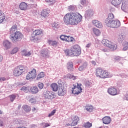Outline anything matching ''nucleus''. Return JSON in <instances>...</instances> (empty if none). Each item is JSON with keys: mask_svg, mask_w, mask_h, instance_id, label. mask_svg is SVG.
<instances>
[{"mask_svg": "<svg viewBox=\"0 0 128 128\" xmlns=\"http://www.w3.org/2000/svg\"><path fill=\"white\" fill-rule=\"evenodd\" d=\"M64 20L66 24L78 26L82 20V16L78 12H70L64 16Z\"/></svg>", "mask_w": 128, "mask_h": 128, "instance_id": "f257e3e1", "label": "nucleus"}, {"mask_svg": "<svg viewBox=\"0 0 128 128\" xmlns=\"http://www.w3.org/2000/svg\"><path fill=\"white\" fill-rule=\"evenodd\" d=\"M65 54L69 56H78L82 54L80 46L78 44L73 46L70 50H64Z\"/></svg>", "mask_w": 128, "mask_h": 128, "instance_id": "f03ea898", "label": "nucleus"}, {"mask_svg": "<svg viewBox=\"0 0 128 128\" xmlns=\"http://www.w3.org/2000/svg\"><path fill=\"white\" fill-rule=\"evenodd\" d=\"M102 44L104 46H107V48H109L112 50H116V48H118V46L116 44L106 39H104L102 41Z\"/></svg>", "mask_w": 128, "mask_h": 128, "instance_id": "7ed1b4c3", "label": "nucleus"}, {"mask_svg": "<svg viewBox=\"0 0 128 128\" xmlns=\"http://www.w3.org/2000/svg\"><path fill=\"white\" fill-rule=\"evenodd\" d=\"M24 72V67L22 65L16 66L13 70V75L14 76H20Z\"/></svg>", "mask_w": 128, "mask_h": 128, "instance_id": "20e7f679", "label": "nucleus"}, {"mask_svg": "<svg viewBox=\"0 0 128 128\" xmlns=\"http://www.w3.org/2000/svg\"><path fill=\"white\" fill-rule=\"evenodd\" d=\"M22 38H24V36L20 32H17L14 34H12L10 36V39L13 42H18V40H20Z\"/></svg>", "mask_w": 128, "mask_h": 128, "instance_id": "39448f33", "label": "nucleus"}, {"mask_svg": "<svg viewBox=\"0 0 128 128\" xmlns=\"http://www.w3.org/2000/svg\"><path fill=\"white\" fill-rule=\"evenodd\" d=\"M74 88H72V94H80L82 90V84H77V86L73 84Z\"/></svg>", "mask_w": 128, "mask_h": 128, "instance_id": "423d86ee", "label": "nucleus"}, {"mask_svg": "<svg viewBox=\"0 0 128 128\" xmlns=\"http://www.w3.org/2000/svg\"><path fill=\"white\" fill-rule=\"evenodd\" d=\"M43 96L46 100H54V98H56V95H54V93L52 91L46 90L44 92Z\"/></svg>", "mask_w": 128, "mask_h": 128, "instance_id": "0eeeda50", "label": "nucleus"}, {"mask_svg": "<svg viewBox=\"0 0 128 128\" xmlns=\"http://www.w3.org/2000/svg\"><path fill=\"white\" fill-rule=\"evenodd\" d=\"M106 26H108V28H120V22L118 20H114Z\"/></svg>", "mask_w": 128, "mask_h": 128, "instance_id": "6e6552de", "label": "nucleus"}, {"mask_svg": "<svg viewBox=\"0 0 128 128\" xmlns=\"http://www.w3.org/2000/svg\"><path fill=\"white\" fill-rule=\"evenodd\" d=\"M36 77V69H33L30 72L28 73L26 76V79L28 80H34Z\"/></svg>", "mask_w": 128, "mask_h": 128, "instance_id": "1a4fd4ad", "label": "nucleus"}, {"mask_svg": "<svg viewBox=\"0 0 128 128\" xmlns=\"http://www.w3.org/2000/svg\"><path fill=\"white\" fill-rule=\"evenodd\" d=\"M108 92L110 96H118L120 94V92L118 90V89L114 87H111L108 90Z\"/></svg>", "mask_w": 128, "mask_h": 128, "instance_id": "9d476101", "label": "nucleus"}, {"mask_svg": "<svg viewBox=\"0 0 128 128\" xmlns=\"http://www.w3.org/2000/svg\"><path fill=\"white\" fill-rule=\"evenodd\" d=\"M114 20V16L112 13H110L108 14V17L106 18L104 21V24L106 26L112 22H113Z\"/></svg>", "mask_w": 128, "mask_h": 128, "instance_id": "9b49d317", "label": "nucleus"}, {"mask_svg": "<svg viewBox=\"0 0 128 128\" xmlns=\"http://www.w3.org/2000/svg\"><path fill=\"white\" fill-rule=\"evenodd\" d=\"M71 120H72L71 126H74L78 124V120H80V118L76 116H72Z\"/></svg>", "mask_w": 128, "mask_h": 128, "instance_id": "f8f14e48", "label": "nucleus"}, {"mask_svg": "<svg viewBox=\"0 0 128 128\" xmlns=\"http://www.w3.org/2000/svg\"><path fill=\"white\" fill-rule=\"evenodd\" d=\"M121 10L124 12H128V2L126 0H123L121 6Z\"/></svg>", "mask_w": 128, "mask_h": 128, "instance_id": "ddd939ff", "label": "nucleus"}, {"mask_svg": "<svg viewBox=\"0 0 128 128\" xmlns=\"http://www.w3.org/2000/svg\"><path fill=\"white\" fill-rule=\"evenodd\" d=\"M66 94V90L64 88V87L62 86H59L58 95L60 96H64Z\"/></svg>", "mask_w": 128, "mask_h": 128, "instance_id": "4468645a", "label": "nucleus"}, {"mask_svg": "<svg viewBox=\"0 0 128 128\" xmlns=\"http://www.w3.org/2000/svg\"><path fill=\"white\" fill-rule=\"evenodd\" d=\"M112 74H110V73L108 72L107 70H103L101 78H112Z\"/></svg>", "mask_w": 128, "mask_h": 128, "instance_id": "2eb2a0df", "label": "nucleus"}, {"mask_svg": "<svg viewBox=\"0 0 128 128\" xmlns=\"http://www.w3.org/2000/svg\"><path fill=\"white\" fill-rule=\"evenodd\" d=\"M50 52L48 50V49H44L41 51L40 54L42 58H49L50 56Z\"/></svg>", "mask_w": 128, "mask_h": 128, "instance_id": "dca6fc26", "label": "nucleus"}, {"mask_svg": "<svg viewBox=\"0 0 128 128\" xmlns=\"http://www.w3.org/2000/svg\"><path fill=\"white\" fill-rule=\"evenodd\" d=\"M92 24L94 26L98 28H102V24L98 20H92Z\"/></svg>", "mask_w": 128, "mask_h": 128, "instance_id": "f3484780", "label": "nucleus"}, {"mask_svg": "<svg viewBox=\"0 0 128 128\" xmlns=\"http://www.w3.org/2000/svg\"><path fill=\"white\" fill-rule=\"evenodd\" d=\"M94 12L93 10L88 9L85 12V16L86 18H92L94 16Z\"/></svg>", "mask_w": 128, "mask_h": 128, "instance_id": "a211bd4d", "label": "nucleus"}, {"mask_svg": "<svg viewBox=\"0 0 128 128\" xmlns=\"http://www.w3.org/2000/svg\"><path fill=\"white\" fill-rule=\"evenodd\" d=\"M122 0H112V4L114 6L115 8H118L120 4H122Z\"/></svg>", "mask_w": 128, "mask_h": 128, "instance_id": "6ab92c4d", "label": "nucleus"}, {"mask_svg": "<svg viewBox=\"0 0 128 128\" xmlns=\"http://www.w3.org/2000/svg\"><path fill=\"white\" fill-rule=\"evenodd\" d=\"M42 34V30H34L32 34V38H34V36H40Z\"/></svg>", "mask_w": 128, "mask_h": 128, "instance_id": "aec40b11", "label": "nucleus"}, {"mask_svg": "<svg viewBox=\"0 0 128 128\" xmlns=\"http://www.w3.org/2000/svg\"><path fill=\"white\" fill-rule=\"evenodd\" d=\"M19 8L21 10H26L28 9V4L24 2L20 4Z\"/></svg>", "mask_w": 128, "mask_h": 128, "instance_id": "412c9836", "label": "nucleus"}, {"mask_svg": "<svg viewBox=\"0 0 128 128\" xmlns=\"http://www.w3.org/2000/svg\"><path fill=\"white\" fill-rule=\"evenodd\" d=\"M3 46L5 47L6 50H8L12 47V44L8 40H6L3 42Z\"/></svg>", "mask_w": 128, "mask_h": 128, "instance_id": "4be33fe9", "label": "nucleus"}, {"mask_svg": "<svg viewBox=\"0 0 128 128\" xmlns=\"http://www.w3.org/2000/svg\"><path fill=\"white\" fill-rule=\"evenodd\" d=\"M103 124H110V122H112V120L110 119V116H105L102 118Z\"/></svg>", "mask_w": 128, "mask_h": 128, "instance_id": "5701e85b", "label": "nucleus"}, {"mask_svg": "<svg viewBox=\"0 0 128 128\" xmlns=\"http://www.w3.org/2000/svg\"><path fill=\"white\" fill-rule=\"evenodd\" d=\"M103 72L104 70L102 68H98L96 70V76L102 78Z\"/></svg>", "mask_w": 128, "mask_h": 128, "instance_id": "b1692460", "label": "nucleus"}, {"mask_svg": "<svg viewBox=\"0 0 128 128\" xmlns=\"http://www.w3.org/2000/svg\"><path fill=\"white\" fill-rule=\"evenodd\" d=\"M48 14H50V10L44 9L41 12V16L44 18H48Z\"/></svg>", "mask_w": 128, "mask_h": 128, "instance_id": "393cba45", "label": "nucleus"}, {"mask_svg": "<svg viewBox=\"0 0 128 128\" xmlns=\"http://www.w3.org/2000/svg\"><path fill=\"white\" fill-rule=\"evenodd\" d=\"M16 32H18V28H16V25L12 27L10 30V36L12 34H14Z\"/></svg>", "mask_w": 128, "mask_h": 128, "instance_id": "a878e982", "label": "nucleus"}, {"mask_svg": "<svg viewBox=\"0 0 128 128\" xmlns=\"http://www.w3.org/2000/svg\"><path fill=\"white\" fill-rule=\"evenodd\" d=\"M124 38H126V34H124V33H122L118 36V40L120 42H122Z\"/></svg>", "mask_w": 128, "mask_h": 128, "instance_id": "bb28decb", "label": "nucleus"}, {"mask_svg": "<svg viewBox=\"0 0 128 128\" xmlns=\"http://www.w3.org/2000/svg\"><path fill=\"white\" fill-rule=\"evenodd\" d=\"M122 44L124 46L122 48V50L124 52L126 50H128V40H125L124 42H122Z\"/></svg>", "mask_w": 128, "mask_h": 128, "instance_id": "cd10ccee", "label": "nucleus"}, {"mask_svg": "<svg viewBox=\"0 0 128 128\" xmlns=\"http://www.w3.org/2000/svg\"><path fill=\"white\" fill-rule=\"evenodd\" d=\"M22 54L24 56H30L32 55V52L30 51L24 50L22 51Z\"/></svg>", "mask_w": 128, "mask_h": 128, "instance_id": "c85d7f7f", "label": "nucleus"}, {"mask_svg": "<svg viewBox=\"0 0 128 128\" xmlns=\"http://www.w3.org/2000/svg\"><path fill=\"white\" fill-rule=\"evenodd\" d=\"M92 30L96 36H100V30L94 28H92Z\"/></svg>", "mask_w": 128, "mask_h": 128, "instance_id": "c756f323", "label": "nucleus"}, {"mask_svg": "<svg viewBox=\"0 0 128 128\" xmlns=\"http://www.w3.org/2000/svg\"><path fill=\"white\" fill-rule=\"evenodd\" d=\"M6 20V15L0 10V24L4 22Z\"/></svg>", "mask_w": 128, "mask_h": 128, "instance_id": "7c9ffc66", "label": "nucleus"}, {"mask_svg": "<svg viewBox=\"0 0 128 128\" xmlns=\"http://www.w3.org/2000/svg\"><path fill=\"white\" fill-rule=\"evenodd\" d=\"M30 92L33 94H38V88L36 86L31 87L30 89Z\"/></svg>", "mask_w": 128, "mask_h": 128, "instance_id": "2f4dec72", "label": "nucleus"}, {"mask_svg": "<svg viewBox=\"0 0 128 128\" xmlns=\"http://www.w3.org/2000/svg\"><path fill=\"white\" fill-rule=\"evenodd\" d=\"M67 68L70 72H72L74 70V66L72 62H68L67 64Z\"/></svg>", "mask_w": 128, "mask_h": 128, "instance_id": "473e14b6", "label": "nucleus"}, {"mask_svg": "<svg viewBox=\"0 0 128 128\" xmlns=\"http://www.w3.org/2000/svg\"><path fill=\"white\" fill-rule=\"evenodd\" d=\"M22 108L26 112H30L32 110L30 106L28 105H24L22 106Z\"/></svg>", "mask_w": 128, "mask_h": 128, "instance_id": "72a5a7b5", "label": "nucleus"}, {"mask_svg": "<svg viewBox=\"0 0 128 128\" xmlns=\"http://www.w3.org/2000/svg\"><path fill=\"white\" fill-rule=\"evenodd\" d=\"M51 88L54 92H58V86L56 83L52 84Z\"/></svg>", "mask_w": 128, "mask_h": 128, "instance_id": "f704fd0d", "label": "nucleus"}, {"mask_svg": "<svg viewBox=\"0 0 128 128\" xmlns=\"http://www.w3.org/2000/svg\"><path fill=\"white\" fill-rule=\"evenodd\" d=\"M87 66H88V63L86 62H84L82 66L79 67L78 70L80 72H82V70H85V68H86Z\"/></svg>", "mask_w": 128, "mask_h": 128, "instance_id": "c9c22d12", "label": "nucleus"}, {"mask_svg": "<svg viewBox=\"0 0 128 128\" xmlns=\"http://www.w3.org/2000/svg\"><path fill=\"white\" fill-rule=\"evenodd\" d=\"M48 43L50 46H56L58 44V42H56V41H54L51 40H48Z\"/></svg>", "mask_w": 128, "mask_h": 128, "instance_id": "e433bc0d", "label": "nucleus"}, {"mask_svg": "<svg viewBox=\"0 0 128 128\" xmlns=\"http://www.w3.org/2000/svg\"><path fill=\"white\" fill-rule=\"evenodd\" d=\"M85 108L87 112H92L94 110V107H92V106H86Z\"/></svg>", "mask_w": 128, "mask_h": 128, "instance_id": "4c0bfd02", "label": "nucleus"}, {"mask_svg": "<svg viewBox=\"0 0 128 128\" xmlns=\"http://www.w3.org/2000/svg\"><path fill=\"white\" fill-rule=\"evenodd\" d=\"M52 27L54 28H60V23L54 22L52 24Z\"/></svg>", "mask_w": 128, "mask_h": 128, "instance_id": "58836bf2", "label": "nucleus"}, {"mask_svg": "<svg viewBox=\"0 0 128 128\" xmlns=\"http://www.w3.org/2000/svg\"><path fill=\"white\" fill-rule=\"evenodd\" d=\"M92 124L90 122H87L84 124V128H92Z\"/></svg>", "mask_w": 128, "mask_h": 128, "instance_id": "ea45409f", "label": "nucleus"}, {"mask_svg": "<svg viewBox=\"0 0 128 128\" xmlns=\"http://www.w3.org/2000/svg\"><path fill=\"white\" fill-rule=\"evenodd\" d=\"M44 76V72H41L37 76V80H40V78H42Z\"/></svg>", "mask_w": 128, "mask_h": 128, "instance_id": "a19ab883", "label": "nucleus"}, {"mask_svg": "<svg viewBox=\"0 0 128 128\" xmlns=\"http://www.w3.org/2000/svg\"><path fill=\"white\" fill-rule=\"evenodd\" d=\"M76 7L74 6H68V10L69 12H72V10H76Z\"/></svg>", "mask_w": 128, "mask_h": 128, "instance_id": "79ce46f5", "label": "nucleus"}, {"mask_svg": "<svg viewBox=\"0 0 128 128\" xmlns=\"http://www.w3.org/2000/svg\"><path fill=\"white\" fill-rule=\"evenodd\" d=\"M66 42H74V38L71 37L70 36H67Z\"/></svg>", "mask_w": 128, "mask_h": 128, "instance_id": "37998d69", "label": "nucleus"}, {"mask_svg": "<svg viewBox=\"0 0 128 128\" xmlns=\"http://www.w3.org/2000/svg\"><path fill=\"white\" fill-rule=\"evenodd\" d=\"M9 98H10V102H14V100H16V96L15 94H12L9 96Z\"/></svg>", "mask_w": 128, "mask_h": 128, "instance_id": "c03bdc74", "label": "nucleus"}, {"mask_svg": "<svg viewBox=\"0 0 128 128\" xmlns=\"http://www.w3.org/2000/svg\"><path fill=\"white\" fill-rule=\"evenodd\" d=\"M18 52V47H15L12 51V54H16Z\"/></svg>", "mask_w": 128, "mask_h": 128, "instance_id": "a18cd8bd", "label": "nucleus"}, {"mask_svg": "<svg viewBox=\"0 0 128 128\" xmlns=\"http://www.w3.org/2000/svg\"><path fill=\"white\" fill-rule=\"evenodd\" d=\"M80 2L82 6H86L88 4V0H80Z\"/></svg>", "mask_w": 128, "mask_h": 128, "instance_id": "49530a36", "label": "nucleus"}, {"mask_svg": "<svg viewBox=\"0 0 128 128\" xmlns=\"http://www.w3.org/2000/svg\"><path fill=\"white\" fill-rule=\"evenodd\" d=\"M85 86H87V87L92 86V81H90V80L86 81L85 82Z\"/></svg>", "mask_w": 128, "mask_h": 128, "instance_id": "de8ad7c7", "label": "nucleus"}, {"mask_svg": "<svg viewBox=\"0 0 128 128\" xmlns=\"http://www.w3.org/2000/svg\"><path fill=\"white\" fill-rule=\"evenodd\" d=\"M67 37H68V36H66V35H62L60 36V40H62L66 42V38Z\"/></svg>", "mask_w": 128, "mask_h": 128, "instance_id": "09e8293b", "label": "nucleus"}, {"mask_svg": "<svg viewBox=\"0 0 128 128\" xmlns=\"http://www.w3.org/2000/svg\"><path fill=\"white\" fill-rule=\"evenodd\" d=\"M68 78H70V80H76V76H74L72 75H71L70 74H69L68 76Z\"/></svg>", "mask_w": 128, "mask_h": 128, "instance_id": "8fccbe9b", "label": "nucleus"}, {"mask_svg": "<svg viewBox=\"0 0 128 128\" xmlns=\"http://www.w3.org/2000/svg\"><path fill=\"white\" fill-rule=\"evenodd\" d=\"M56 112V110H54L50 114H48V118H50L51 116H54Z\"/></svg>", "mask_w": 128, "mask_h": 128, "instance_id": "3c124183", "label": "nucleus"}, {"mask_svg": "<svg viewBox=\"0 0 128 128\" xmlns=\"http://www.w3.org/2000/svg\"><path fill=\"white\" fill-rule=\"evenodd\" d=\"M56 0H49V2H48V4L50 6H52L56 4Z\"/></svg>", "mask_w": 128, "mask_h": 128, "instance_id": "603ef678", "label": "nucleus"}, {"mask_svg": "<svg viewBox=\"0 0 128 128\" xmlns=\"http://www.w3.org/2000/svg\"><path fill=\"white\" fill-rule=\"evenodd\" d=\"M42 126H43V128H48V126H50V124L43 123Z\"/></svg>", "mask_w": 128, "mask_h": 128, "instance_id": "864d4df0", "label": "nucleus"}, {"mask_svg": "<svg viewBox=\"0 0 128 128\" xmlns=\"http://www.w3.org/2000/svg\"><path fill=\"white\" fill-rule=\"evenodd\" d=\"M38 86L40 90H42V88H44V84L42 82H39L38 84Z\"/></svg>", "mask_w": 128, "mask_h": 128, "instance_id": "5fc2aeb1", "label": "nucleus"}, {"mask_svg": "<svg viewBox=\"0 0 128 128\" xmlns=\"http://www.w3.org/2000/svg\"><path fill=\"white\" fill-rule=\"evenodd\" d=\"M30 104H36V100L34 98H32L29 100Z\"/></svg>", "mask_w": 128, "mask_h": 128, "instance_id": "6e6d98bb", "label": "nucleus"}, {"mask_svg": "<svg viewBox=\"0 0 128 128\" xmlns=\"http://www.w3.org/2000/svg\"><path fill=\"white\" fill-rule=\"evenodd\" d=\"M21 90H24V92H27V90H28V87H26V86H23L21 88Z\"/></svg>", "mask_w": 128, "mask_h": 128, "instance_id": "4d7b16f0", "label": "nucleus"}, {"mask_svg": "<svg viewBox=\"0 0 128 128\" xmlns=\"http://www.w3.org/2000/svg\"><path fill=\"white\" fill-rule=\"evenodd\" d=\"M4 80H6V78L4 77H0V82H4Z\"/></svg>", "mask_w": 128, "mask_h": 128, "instance_id": "13d9d810", "label": "nucleus"}, {"mask_svg": "<svg viewBox=\"0 0 128 128\" xmlns=\"http://www.w3.org/2000/svg\"><path fill=\"white\" fill-rule=\"evenodd\" d=\"M124 100H128V94L124 96Z\"/></svg>", "mask_w": 128, "mask_h": 128, "instance_id": "bf43d9fd", "label": "nucleus"}, {"mask_svg": "<svg viewBox=\"0 0 128 128\" xmlns=\"http://www.w3.org/2000/svg\"><path fill=\"white\" fill-rule=\"evenodd\" d=\"M90 46H92V43H89L86 44V47L87 48H88L90 47Z\"/></svg>", "mask_w": 128, "mask_h": 128, "instance_id": "052dcab7", "label": "nucleus"}, {"mask_svg": "<svg viewBox=\"0 0 128 128\" xmlns=\"http://www.w3.org/2000/svg\"><path fill=\"white\" fill-rule=\"evenodd\" d=\"M0 126H4V122L0 120Z\"/></svg>", "mask_w": 128, "mask_h": 128, "instance_id": "680f3d73", "label": "nucleus"}, {"mask_svg": "<svg viewBox=\"0 0 128 128\" xmlns=\"http://www.w3.org/2000/svg\"><path fill=\"white\" fill-rule=\"evenodd\" d=\"M91 63L92 64H93V66H96V64L94 61H92Z\"/></svg>", "mask_w": 128, "mask_h": 128, "instance_id": "e2e57ef3", "label": "nucleus"}, {"mask_svg": "<svg viewBox=\"0 0 128 128\" xmlns=\"http://www.w3.org/2000/svg\"><path fill=\"white\" fill-rule=\"evenodd\" d=\"M2 60V55H0V62Z\"/></svg>", "mask_w": 128, "mask_h": 128, "instance_id": "0e129e2a", "label": "nucleus"}, {"mask_svg": "<svg viewBox=\"0 0 128 128\" xmlns=\"http://www.w3.org/2000/svg\"><path fill=\"white\" fill-rule=\"evenodd\" d=\"M72 126V124L68 123L65 125V126Z\"/></svg>", "mask_w": 128, "mask_h": 128, "instance_id": "69168bd1", "label": "nucleus"}, {"mask_svg": "<svg viewBox=\"0 0 128 128\" xmlns=\"http://www.w3.org/2000/svg\"><path fill=\"white\" fill-rule=\"evenodd\" d=\"M36 108H33L32 109V112H36Z\"/></svg>", "mask_w": 128, "mask_h": 128, "instance_id": "338daca9", "label": "nucleus"}, {"mask_svg": "<svg viewBox=\"0 0 128 128\" xmlns=\"http://www.w3.org/2000/svg\"><path fill=\"white\" fill-rule=\"evenodd\" d=\"M102 51H103V52H106V50H105V49H103V50H102Z\"/></svg>", "mask_w": 128, "mask_h": 128, "instance_id": "774afa93", "label": "nucleus"}]
</instances>
